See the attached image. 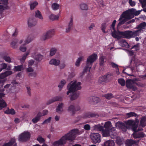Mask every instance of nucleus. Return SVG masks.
I'll return each mask as SVG.
<instances>
[{
	"label": "nucleus",
	"mask_w": 146,
	"mask_h": 146,
	"mask_svg": "<svg viewBox=\"0 0 146 146\" xmlns=\"http://www.w3.org/2000/svg\"><path fill=\"white\" fill-rule=\"evenodd\" d=\"M83 132V131L80 132L77 129L71 130L68 133L61 137L59 140L54 142L53 145L54 146H59L66 144L67 141H73L75 140L76 135L81 134Z\"/></svg>",
	"instance_id": "f257e3e1"
},
{
	"label": "nucleus",
	"mask_w": 146,
	"mask_h": 146,
	"mask_svg": "<svg viewBox=\"0 0 146 146\" xmlns=\"http://www.w3.org/2000/svg\"><path fill=\"white\" fill-rule=\"evenodd\" d=\"M72 82L69 83L67 86L68 91L67 92V95H68L70 93L74 92L81 89L80 82L74 81L72 83Z\"/></svg>",
	"instance_id": "f03ea898"
},
{
	"label": "nucleus",
	"mask_w": 146,
	"mask_h": 146,
	"mask_svg": "<svg viewBox=\"0 0 146 146\" xmlns=\"http://www.w3.org/2000/svg\"><path fill=\"white\" fill-rule=\"evenodd\" d=\"M97 58V56L96 54H93L88 57L87 59L86 66L84 70V72L90 71L92 67V63Z\"/></svg>",
	"instance_id": "7ed1b4c3"
},
{
	"label": "nucleus",
	"mask_w": 146,
	"mask_h": 146,
	"mask_svg": "<svg viewBox=\"0 0 146 146\" xmlns=\"http://www.w3.org/2000/svg\"><path fill=\"white\" fill-rule=\"evenodd\" d=\"M131 31H119L116 35L114 34L113 38H116L117 40H119L123 38L127 39H129L131 38Z\"/></svg>",
	"instance_id": "20e7f679"
},
{
	"label": "nucleus",
	"mask_w": 146,
	"mask_h": 146,
	"mask_svg": "<svg viewBox=\"0 0 146 146\" xmlns=\"http://www.w3.org/2000/svg\"><path fill=\"white\" fill-rule=\"evenodd\" d=\"M113 77V75L112 73H107L106 75L99 78L98 83L100 84H104L109 82Z\"/></svg>",
	"instance_id": "39448f33"
},
{
	"label": "nucleus",
	"mask_w": 146,
	"mask_h": 146,
	"mask_svg": "<svg viewBox=\"0 0 146 146\" xmlns=\"http://www.w3.org/2000/svg\"><path fill=\"white\" fill-rule=\"evenodd\" d=\"M131 9H128L123 12L119 18V20H121L122 18H125L128 19H130L134 17L132 14Z\"/></svg>",
	"instance_id": "423d86ee"
},
{
	"label": "nucleus",
	"mask_w": 146,
	"mask_h": 146,
	"mask_svg": "<svg viewBox=\"0 0 146 146\" xmlns=\"http://www.w3.org/2000/svg\"><path fill=\"white\" fill-rule=\"evenodd\" d=\"M90 138L93 143H99L101 141V135L98 133H92L90 135Z\"/></svg>",
	"instance_id": "0eeeda50"
},
{
	"label": "nucleus",
	"mask_w": 146,
	"mask_h": 146,
	"mask_svg": "<svg viewBox=\"0 0 146 146\" xmlns=\"http://www.w3.org/2000/svg\"><path fill=\"white\" fill-rule=\"evenodd\" d=\"M31 134L28 131H24L19 135L18 140L20 141H26L30 137Z\"/></svg>",
	"instance_id": "6e6552de"
},
{
	"label": "nucleus",
	"mask_w": 146,
	"mask_h": 146,
	"mask_svg": "<svg viewBox=\"0 0 146 146\" xmlns=\"http://www.w3.org/2000/svg\"><path fill=\"white\" fill-rule=\"evenodd\" d=\"M54 33V29L49 30L41 36L40 39L41 40L44 41L51 37Z\"/></svg>",
	"instance_id": "1a4fd4ad"
},
{
	"label": "nucleus",
	"mask_w": 146,
	"mask_h": 146,
	"mask_svg": "<svg viewBox=\"0 0 146 146\" xmlns=\"http://www.w3.org/2000/svg\"><path fill=\"white\" fill-rule=\"evenodd\" d=\"M133 83V81L132 80L128 79L126 82V86L127 88L131 89L133 91H135L137 90V88Z\"/></svg>",
	"instance_id": "9d476101"
},
{
	"label": "nucleus",
	"mask_w": 146,
	"mask_h": 146,
	"mask_svg": "<svg viewBox=\"0 0 146 146\" xmlns=\"http://www.w3.org/2000/svg\"><path fill=\"white\" fill-rule=\"evenodd\" d=\"M143 129H138V131L135 132H133L132 135L133 136L135 139L140 138H143L145 136V134L142 132H138L139 131H141Z\"/></svg>",
	"instance_id": "9b49d317"
},
{
	"label": "nucleus",
	"mask_w": 146,
	"mask_h": 146,
	"mask_svg": "<svg viewBox=\"0 0 146 146\" xmlns=\"http://www.w3.org/2000/svg\"><path fill=\"white\" fill-rule=\"evenodd\" d=\"M80 109V107L78 106L75 107L74 105H71L68 107V111L72 113V115H74L75 113V112L79 110Z\"/></svg>",
	"instance_id": "f8f14e48"
},
{
	"label": "nucleus",
	"mask_w": 146,
	"mask_h": 146,
	"mask_svg": "<svg viewBox=\"0 0 146 146\" xmlns=\"http://www.w3.org/2000/svg\"><path fill=\"white\" fill-rule=\"evenodd\" d=\"M146 27V23L143 22L141 23L140 24L137 25L135 29L139 31L141 33L143 32Z\"/></svg>",
	"instance_id": "ddd939ff"
},
{
	"label": "nucleus",
	"mask_w": 146,
	"mask_h": 146,
	"mask_svg": "<svg viewBox=\"0 0 146 146\" xmlns=\"http://www.w3.org/2000/svg\"><path fill=\"white\" fill-rule=\"evenodd\" d=\"M73 26V17L72 16L68 23V27L66 28V33L69 32L72 29Z\"/></svg>",
	"instance_id": "4468645a"
},
{
	"label": "nucleus",
	"mask_w": 146,
	"mask_h": 146,
	"mask_svg": "<svg viewBox=\"0 0 146 146\" xmlns=\"http://www.w3.org/2000/svg\"><path fill=\"white\" fill-rule=\"evenodd\" d=\"M98 115L96 113H94L91 112H88L85 113L84 116V118H89L90 117H98Z\"/></svg>",
	"instance_id": "2eb2a0df"
},
{
	"label": "nucleus",
	"mask_w": 146,
	"mask_h": 146,
	"mask_svg": "<svg viewBox=\"0 0 146 146\" xmlns=\"http://www.w3.org/2000/svg\"><path fill=\"white\" fill-rule=\"evenodd\" d=\"M3 146H17L15 139L11 138L9 142L5 143Z\"/></svg>",
	"instance_id": "dca6fc26"
},
{
	"label": "nucleus",
	"mask_w": 146,
	"mask_h": 146,
	"mask_svg": "<svg viewBox=\"0 0 146 146\" xmlns=\"http://www.w3.org/2000/svg\"><path fill=\"white\" fill-rule=\"evenodd\" d=\"M90 103L92 104H95L98 103L100 101V98L98 97H90L89 99Z\"/></svg>",
	"instance_id": "f3484780"
},
{
	"label": "nucleus",
	"mask_w": 146,
	"mask_h": 146,
	"mask_svg": "<svg viewBox=\"0 0 146 146\" xmlns=\"http://www.w3.org/2000/svg\"><path fill=\"white\" fill-rule=\"evenodd\" d=\"M8 0H0V10H4L6 7L5 6L7 5Z\"/></svg>",
	"instance_id": "a211bd4d"
},
{
	"label": "nucleus",
	"mask_w": 146,
	"mask_h": 146,
	"mask_svg": "<svg viewBox=\"0 0 146 146\" xmlns=\"http://www.w3.org/2000/svg\"><path fill=\"white\" fill-rule=\"evenodd\" d=\"M37 21L35 18H30L28 20V23L29 27L35 26L37 23Z\"/></svg>",
	"instance_id": "6ab92c4d"
},
{
	"label": "nucleus",
	"mask_w": 146,
	"mask_h": 146,
	"mask_svg": "<svg viewBox=\"0 0 146 146\" xmlns=\"http://www.w3.org/2000/svg\"><path fill=\"white\" fill-rule=\"evenodd\" d=\"M62 100V98L60 96H57L54 97L52 99L49 100L46 103V104L49 105L56 101H60Z\"/></svg>",
	"instance_id": "aec40b11"
},
{
	"label": "nucleus",
	"mask_w": 146,
	"mask_h": 146,
	"mask_svg": "<svg viewBox=\"0 0 146 146\" xmlns=\"http://www.w3.org/2000/svg\"><path fill=\"white\" fill-rule=\"evenodd\" d=\"M116 20H114L113 23H112V24L111 25V28L113 29V31L111 32V35L112 36V37L113 38L114 36V34H115V35H116L118 31H119V30H116L115 28V25L116 23Z\"/></svg>",
	"instance_id": "412c9836"
},
{
	"label": "nucleus",
	"mask_w": 146,
	"mask_h": 146,
	"mask_svg": "<svg viewBox=\"0 0 146 146\" xmlns=\"http://www.w3.org/2000/svg\"><path fill=\"white\" fill-rule=\"evenodd\" d=\"M104 127L106 129L112 130V125L111 121L106 122L104 125Z\"/></svg>",
	"instance_id": "4be33fe9"
},
{
	"label": "nucleus",
	"mask_w": 146,
	"mask_h": 146,
	"mask_svg": "<svg viewBox=\"0 0 146 146\" xmlns=\"http://www.w3.org/2000/svg\"><path fill=\"white\" fill-rule=\"evenodd\" d=\"M35 17L36 18L40 19L42 20L43 17L41 12L38 9L36 10L35 12Z\"/></svg>",
	"instance_id": "5701e85b"
},
{
	"label": "nucleus",
	"mask_w": 146,
	"mask_h": 146,
	"mask_svg": "<svg viewBox=\"0 0 146 146\" xmlns=\"http://www.w3.org/2000/svg\"><path fill=\"white\" fill-rule=\"evenodd\" d=\"M49 63L50 64L54 65L55 66H58L60 63V61L59 60H57L55 58H53L51 59L49 62Z\"/></svg>",
	"instance_id": "b1692460"
},
{
	"label": "nucleus",
	"mask_w": 146,
	"mask_h": 146,
	"mask_svg": "<svg viewBox=\"0 0 146 146\" xmlns=\"http://www.w3.org/2000/svg\"><path fill=\"white\" fill-rule=\"evenodd\" d=\"M115 143L113 140H109L105 142L104 146H114Z\"/></svg>",
	"instance_id": "393cba45"
},
{
	"label": "nucleus",
	"mask_w": 146,
	"mask_h": 146,
	"mask_svg": "<svg viewBox=\"0 0 146 146\" xmlns=\"http://www.w3.org/2000/svg\"><path fill=\"white\" fill-rule=\"evenodd\" d=\"M146 116L142 117L139 123V125L142 127H144L146 125Z\"/></svg>",
	"instance_id": "a878e982"
},
{
	"label": "nucleus",
	"mask_w": 146,
	"mask_h": 146,
	"mask_svg": "<svg viewBox=\"0 0 146 146\" xmlns=\"http://www.w3.org/2000/svg\"><path fill=\"white\" fill-rule=\"evenodd\" d=\"M135 143V141L131 139H127L125 143L126 146H131Z\"/></svg>",
	"instance_id": "bb28decb"
},
{
	"label": "nucleus",
	"mask_w": 146,
	"mask_h": 146,
	"mask_svg": "<svg viewBox=\"0 0 146 146\" xmlns=\"http://www.w3.org/2000/svg\"><path fill=\"white\" fill-rule=\"evenodd\" d=\"M33 38V36L32 34L29 35L27 39L25 40V43L23 44L25 45L29 44Z\"/></svg>",
	"instance_id": "cd10ccee"
},
{
	"label": "nucleus",
	"mask_w": 146,
	"mask_h": 146,
	"mask_svg": "<svg viewBox=\"0 0 146 146\" xmlns=\"http://www.w3.org/2000/svg\"><path fill=\"white\" fill-rule=\"evenodd\" d=\"M141 33L138 30L135 31H131V38L139 36Z\"/></svg>",
	"instance_id": "c85d7f7f"
},
{
	"label": "nucleus",
	"mask_w": 146,
	"mask_h": 146,
	"mask_svg": "<svg viewBox=\"0 0 146 146\" xmlns=\"http://www.w3.org/2000/svg\"><path fill=\"white\" fill-rule=\"evenodd\" d=\"M124 141V140L123 138L118 137L116 140L115 143L118 145L120 146L123 144Z\"/></svg>",
	"instance_id": "c756f323"
},
{
	"label": "nucleus",
	"mask_w": 146,
	"mask_h": 146,
	"mask_svg": "<svg viewBox=\"0 0 146 146\" xmlns=\"http://www.w3.org/2000/svg\"><path fill=\"white\" fill-rule=\"evenodd\" d=\"M63 104L62 103L59 104L56 108V111L59 113H61L63 111Z\"/></svg>",
	"instance_id": "7c9ffc66"
},
{
	"label": "nucleus",
	"mask_w": 146,
	"mask_h": 146,
	"mask_svg": "<svg viewBox=\"0 0 146 146\" xmlns=\"http://www.w3.org/2000/svg\"><path fill=\"white\" fill-rule=\"evenodd\" d=\"M112 130L109 129H104L102 130V133L103 136L107 137L110 135V132Z\"/></svg>",
	"instance_id": "2f4dec72"
},
{
	"label": "nucleus",
	"mask_w": 146,
	"mask_h": 146,
	"mask_svg": "<svg viewBox=\"0 0 146 146\" xmlns=\"http://www.w3.org/2000/svg\"><path fill=\"white\" fill-rule=\"evenodd\" d=\"M138 121H135L131 126V129L133 132H135L138 131V129H137V128L138 127Z\"/></svg>",
	"instance_id": "473e14b6"
},
{
	"label": "nucleus",
	"mask_w": 146,
	"mask_h": 146,
	"mask_svg": "<svg viewBox=\"0 0 146 146\" xmlns=\"http://www.w3.org/2000/svg\"><path fill=\"white\" fill-rule=\"evenodd\" d=\"M38 5V3L36 1L31 2L30 3V9L31 10H33Z\"/></svg>",
	"instance_id": "72a5a7b5"
},
{
	"label": "nucleus",
	"mask_w": 146,
	"mask_h": 146,
	"mask_svg": "<svg viewBox=\"0 0 146 146\" xmlns=\"http://www.w3.org/2000/svg\"><path fill=\"white\" fill-rule=\"evenodd\" d=\"M4 112L5 113L11 114L13 115H14L15 113V111L14 109L11 108L9 109L8 108H7V110L5 111Z\"/></svg>",
	"instance_id": "f704fd0d"
},
{
	"label": "nucleus",
	"mask_w": 146,
	"mask_h": 146,
	"mask_svg": "<svg viewBox=\"0 0 146 146\" xmlns=\"http://www.w3.org/2000/svg\"><path fill=\"white\" fill-rule=\"evenodd\" d=\"M33 55L35 58L38 61H40L42 59V56L40 54L38 53L36 55V54H35Z\"/></svg>",
	"instance_id": "c9c22d12"
},
{
	"label": "nucleus",
	"mask_w": 146,
	"mask_h": 146,
	"mask_svg": "<svg viewBox=\"0 0 146 146\" xmlns=\"http://www.w3.org/2000/svg\"><path fill=\"white\" fill-rule=\"evenodd\" d=\"M14 69L16 71L18 72L21 71L23 70V65H21L15 66Z\"/></svg>",
	"instance_id": "e433bc0d"
},
{
	"label": "nucleus",
	"mask_w": 146,
	"mask_h": 146,
	"mask_svg": "<svg viewBox=\"0 0 146 146\" xmlns=\"http://www.w3.org/2000/svg\"><path fill=\"white\" fill-rule=\"evenodd\" d=\"M66 83V81L65 80H61L58 86V87L59 88V90L60 91L61 90L62 87Z\"/></svg>",
	"instance_id": "4c0bfd02"
},
{
	"label": "nucleus",
	"mask_w": 146,
	"mask_h": 146,
	"mask_svg": "<svg viewBox=\"0 0 146 146\" xmlns=\"http://www.w3.org/2000/svg\"><path fill=\"white\" fill-rule=\"evenodd\" d=\"M80 94L79 93H75L73 94L71 96L70 99L71 100H73L76 99L79 96Z\"/></svg>",
	"instance_id": "58836bf2"
},
{
	"label": "nucleus",
	"mask_w": 146,
	"mask_h": 146,
	"mask_svg": "<svg viewBox=\"0 0 146 146\" xmlns=\"http://www.w3.org/2000/svg\"><path fill=\"white\" fill-rule=\"evenodd\" d=\"M132 14L133 15V16L134 17V15L135 16H137L139 15L141 12V11L142 10H139L137 11L136 10L133 8H132Z\"/></svg>",
	"instance_id": "ea45409f"
},
{
	"label": "nucleus",
	"mask_w": 146,
	"mask_h": 146,
	"mask_svg": "<svg viewBox=\"0 0 146 146\" xmlns=\"http://www.w3.org/2000/svg\"><path fill=\"white\" fill-rule=\"evenodd\" d=\"M94 128L95 129L99 131H102L104 129V127L100 124L95 125L94 126Z\"/></svg>",
	"instance_id": "a19ab883"
},
{
	"label": "nucleus",
	"mask_w": 146,
	"mask_h": 146,
	"mask_svg": "<svg viewBox=\"0 0 146 146\" xmlns=\"http://www.w3.org/2000/svg\"><path fill=\"white\" fill-rule=\"evenodd\" d=\"M80 7L82 10H87L88 9V5L86 4L82 3L80 4Z\"/></svg>",
	"instance_id": "79ce46f5"
},
{
	"label": "nucleus",
	"mask_w": 146,
	"mask_h": 146,
	"mask_svg": "<svg viewBox=\"0 0 146 146\" xmlns=\"http://www.w3.org/2000/svg\"><path fill=\"white\" fill-rule=\"evenodd\" d=\"M103 97H105L108 100H110L113 97V95L111 93H108L107 94H105L103 96Z\"/></svg>",
	"instance_id": "37998d69"
},
{
	"label": "nucleus",
	"mask_w": 146,
	"mask_h": 146,
	"mask_svg": "<svg viewBox=\"0 0 146 146\" xmlns=\"http://www.w3.org/2000/svg\"><path fill=\"white\" fill-rule=\"evenodd\" d=\"M126 115L128 117L133 116L136 117L137 116V115L136 113L133 112L127 113H126Z\"/></svg>",
	"instance_id": "c03bdc74"
},
{
	"label": "nucleus",
	"mask_w": 146,
	"mask_h": 146,
	"mask_svg": "<svg viewBox=\"0 0 146 146\" xmlns=\"http://www.w3.org/2000/svg\"><path fill=\"white\" fill-rule=\"evenodd\" d=\"M59 16L55 15L53 14H51L49 16V19L53 21L54 20L58 19Z\"/></svg>",
	"instance_id": "a18cd8bd"
},
{
	"label": "nucleus",
	"mask_w": 146,
	"mask_h": 146,
	"mask_svg": "<svg viewBox=\"0 0 146 146\" xmlns=\"http://www.w3.org/2000/svg\"><path fill=\"white\" fill-rule=\"evenodd\" d=\"M30 52L29 51H27V52L24 54L22 58L21 59V62H24L27 56L29 54Z\"/></svg>",
	"instance_id": "49530a36"
},
{
	"label": "nucleus",
	"mask_w": 146,
	"mask_h": 146,
	"mask_svg": "<svg viewBox=\"0 0 146 146\" xmlns=\"http://www.w3.org/2000/svg\"><path fill=\"white\" fill-rule=\"evenodd\" d=\"M6 106V103L3 100H0V107L2 108L5 107Z\"/></svg>",
	"instance_id": "de8ad7c7"
},
{
	"label": "nucleus",
	"mask_w": 146,
	"mask_h": 146,
	"mask_svg": "<svg viewBox=\"0 0 146 146\" xmlns=\"http://www.w3.org/2000/svg\"><path fill=\"white\" fill-rule=\"evenodd\" d=\"M118 83L122 86H124L125 84V81L123 78H120L118 79Z\"/></svg>",
	"instance_id": "09e8293b"
},
{
	"label": "nucleus",
	"mask_w": 146,
	"mask_h": 146,
	"mask_svg": "<svg viewBox=\"0 0 146 146\" xmlns=\"http://www.w3.org/2000/svg\"><path fill=\"white\" fill-rule=\"evenodd\" d=\"M83 58V57L81 56L77 59L75 63V65L76 66H80V62L82 60Z\"/></svg>",
	"instance_id": "8fccbe9b"
},
{
	"label": "nucleus",
	"mask_w": 146,
	"mask_h": 146,
	"mask_svg": "<svg viewBox=\"0 0 146 146\" xmlns=\"http://www.w3.org/2000/svg\"><path fill=\"white\" fill-rule=\"evenodd\" d=\"M57 51V49L55 48H52L50 51V55L51 56H53L54 55Z\"/></svg>",
	"instance_id": "3c124183"
},
{
	"label": "nucleus",
	"mask_w": 146,
	"mask_h": 146,
	"mask_svg": "<svg viewBox=\"0 0 146 146\" xmlns=\"http://www.w3.org/2000/svg\"><path fill=\"white\" fill-rule=\"evenodd\" d=\"M3 58L6 61L9 63L12 62L9 56H5L3 57Z\"/></svg>",
	"instance_id": "603ef678"
},
{
	"label": "nucleus",
	"mask_w": 146,
	"mask_h": 146,
	"mask_svg": "<svg viewBox=\"0 0 146 146\" xmlns=\"http://www.w3.org/2000/svg\"><path fill=\"white\" fill-rule=\"evenodd\" d=\"M59 7V5L56 3H54L52 5V9L54 10H57L58 9Z\"/></svg>",
	"instance_id": "864d4df0"
},
{
	"label": "nucleus",
	"mask_w": 146,
	"mask_h": 146,
	"mask_svg": "<svg viewBox=\"0 0 146 146\" xmlns=\"http://www.w3.org/2000/svg\"><path fill=\"white\" fill-rule=\"evenodd\" d=\"M135 121L134 120H129L126 122V124L127 125L131 126Z\"/></svg>",
	"instance_id": "5fc2aeb1"
},
{
	"label": "nucleus",
	"mask_w": 146,
	"mask_h": 146,
	"mask_svg": "<svg viewBox=\"0 0 146 146\" xmlns=\"http://www.w3.org/2000/svg\"><path fill=\"white\" fill-rule=\"evenodd\" d=\"M106 23H104L102 24L101 25V30L102 32H103L104 33H106V32L105 31V29L106 27Z\"/></svg>",
	"instance_id": "6e6d98bb"
},
{
	"label": "nucleus",
	"mask_w": 146,
	"mask_h": 146,
	"mask_svg": "<svg viewBox=\"0 0 146 146\" xmlns=\"http://www.w3.org/2000/svg\"><path fill=\"white\" fill-rule=\"evenodd\" d=\"M104 57L102 56L100 58V66H102L103 65V64L104 62Z\"/></svg>",
	"instance_id": "4d7b16f0"
},
{
	"label": "nucleus",
	"mask_w": 146,
	"mask_h": 146,
	"mask_svg": "<svg viewBox=\"0 0 146 146\" xmlns=\"http://www.w3.org/2000/svg\"><path fill=\"white\" fill-rule=\"evenodd\" d=\"M17 41V39H16L11 42V45L12 47L14 48H16V45Z\"/></svg>",
	"instance_id": "13d9d810"
},
{
	"label": "nucleus",
	"mask_w": 146,
	"mask_h": 146,
	"mask_svg": "<svg viewBox=\"0 0 146 146\" xmlns=\"http://www.w3.org/2000/svg\"><path fill=\"white\" fill-rule=\"evenodd\" d=\"M141 4L142 8H144L146 6V0H139Z\"/></svg>",
	"instance_id": "bf43d9fd"
},
{
	"label": "nucleus",
	"mask_w": 146,
	"mask_h": 146,
	"mask_svg": "<svg viewBox=\"0 0 146 146\" xmlns=\"http://www.w3.org/2000/svg\"><path fill=\"white\" fill-rule=\"evenodd\" d=\"M121 128L122 130L124 131H125L126 130L128 129V127L126 125H125L123 123L121 124Z\"/></svg>",
	"instance_id": "052dcab7"
},
{
	"label": "nucleus",
	"mask_w": 146,
	"mask_h": 146,
	"mask_svg": "<svg viewBox=\"0 0 146 146\" xmlns=\"http://www.w3.org/2000/svg\"><path fill=\"white\" fill-rule=\"evenodd\" d=\"M84 128L86 130L89 131L91 127L89 124H86L84 125Z\"/></svg>",
	"instance_id": "680f3d73"
},
{
	"label": "nucleus",
	"mask_w": 146,
	"mask_h": 146,
	"mask_svg": "<svg viewBox=\"0 0 146 146\" xmlns=\"http://www.w3.org/2000/svg\"><path fill=\"white\" fill-rule=\"evenodd\" d=\"M37 140L40 143H44L45 142V140L44 139L41 137H38L37 138Z\"/></svg>",
	"instance_id": "e2e57ef3"
},
{
	"label": "nucleus",
	"mask_w": 146,
	"mask_h": 146,
	"mask_svg": "<svg viewBox=\"0 0 146 146\" xmlns=\"http://www.w3.org/2000/svg\"><path fill=\"white\" fill-rule=\"evenodd\" d=\"M52 117H49L48 119H45L42 123V124L47 123H50Z\"/></svg>",
	"instance_id": "0e129e2a"
},
{
	"label": "nucleus",
	"mask_w": 146,
	"mask_h": 146,
	"mask_svg": "<svg viewBox=\"0 0 146 146\" xmlns=\"http://www.w3.org/2000/svg\"><path fill=\"white\" fill-rule=\"evenodd\" d=\"M110 64L113 68H115L117 70H119L117 65L116 64L113 62H111Z\"/></svg>",
	"instance_id": "69168bd1"
},
{
	"label": "nucleus",
	"mask_w": 146,
	"mask_h": 146,
	"mask_svg": "<svg viewBox=\"0 0 146 146\" xmlns=\"http://www.w3.org/2000/svg\"><path fill=\"white\" fill-rule=\"evenodd\" d=\"M121 43H122L124 45V46L126 47H129V44L125 40H122L121 41Z\"/></svg>",
	"instance_id": "338daca9"
},
{
	"label": "nucleus",
	"mask_w": 146,
	"mask_h": 146,
	"mask_svg": "<svg viewBox=\"0 0 146 146\" xmlns=\"http://www.w3.org/2000/svg\"><path fill=\"white\" fill-rule=\"evenodd\" d=\"M40 119L36 116L32 119V121L34 123H35L38 122Z\"/></svg>",
	"instance_id": "774afa93"
}]
</instances>
